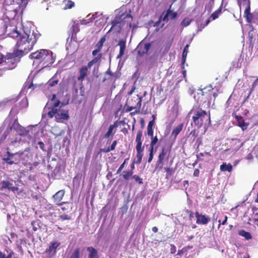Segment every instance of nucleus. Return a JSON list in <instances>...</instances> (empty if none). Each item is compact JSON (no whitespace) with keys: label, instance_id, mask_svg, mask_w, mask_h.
<instances>
[{"label":"nucleus","instance_id":"nucleus-1","mask_svg":"<svg viewBox=\"0 0 258 258\" xmlns=\"http://www.w3.org/2000/svg\"><path fill=\"white\" fill-rule=\"evenodd\" d=\"M8 34L10 37L17 39L15 48L13 51L19 55V58L28 53L33 49L40 36V34L37 31H26L23 30L22 32H20L17 30L16 27L14 28Z\"/></svg>","mask_w":258,"mask_h":258},{"label":"nucleus","instance_id":"nucleus-2","mask_svg":"<svg viewBox=\"0 0 258 258\" xmlns=\"http://www.w3.org/2000/svg\"><path fill=\"white\" fill-rule=\"evenodd\" d=\"M194 115L192 117L195 125L198 128L204 125L205 128L211 125V116L210 112H207L200 107L193 108L191 110Z\"/></svg>","mask_w":258,"mask_h":258},{"label":"nucleus","instance_id":"nucleus-3","mask_svg":"<svg viewBox=\"0 0 258 258\" xmlns=\"http://www.w3.org/2000/svg\"><path fill=\"white\" fill-rule=\"evenodd\" d=\"M29 57L38 60L44 67H49L54 62L52 52L48 49H41L32 53Z\"/></svg>","mask_w":258,"mask_h":258},{"label":"nucleus","instance_id":"nucleus-4","mask_svg":"<svg viewBox=\"0 0 258 258\" xmlns=\"http://www.w3.org/2000/svg\"><path fill=\"white\" fill-rule=\"evenodd\" d=\"M19 55L13 51L12 53H8L4 55L0 53V59L1 63V70H10L15 68L17 66Z\"/></svg>","mask_w":258,"mask_h":258},{"label":"nucleus","instance_id":"nucleus-5","mask_svg":"<svg viewBox=\"0 0 258 258\" xmlns=\"http://www.w3.org/2000/svg\"><path fill=\"white\" fill-rule=\"evenodd\" d=\"M102 56V53L98 54L97 56L89 61L87 66H83L79 69V76L77 78L79 81L82 82L85 80V77L87 76L88 70L90 69L94 64H97L98 66L100 64Z\"/></svg>","mask_w":258,"mask_h":258},{"label":"nucleus","instance_id":"nucleus-6","mask_svg":"<svg viewBox=\"0 0 258 258\" xmlns=\"http://www.w3.org/2000/svg\"><path fill=\"white\" fill-rule=\"evenodd\" d=\"M214 89L211 86L199 89L200 92L194 96V98L198 103L199 102L201 103L202 101L206 102L207 100L210 101L212 99V91Z\"/></svg>","mask_w":258,"mask_h":258},{"label":"nucleus","instance_id":"nucleus-7","mask_svg":"<svg viewBox=\"0 0 258 258\" xmlns=\"http://www.w3.org/2000/svg\"><path fill=\"white\" fill-rule=\"evenodd\" d=\"M172 147V144H171L166 146L162 147L161 151L159 154L158 160L156 163L155 169L161 170L163 168L165 156L167 154L169 155L171 151Z\"/></svg>","mask_w":258,"mask_h":258},{"label":"nucleus","instance_id":"nucleus-8","mask_svg":"<svg viewBox=\"0 0 258 258\" xmlns=\"http://www.w3.org/2000/svg\"><path fill=\"white\" fill-rule=\"evenodd\" d=\"M7 157L3 158V160L8 164L12 165L18 164L21 160V158L24 154L23 151H19L15 153H12L9 151L7 152Z\"/></svg>","mask_w":258,"mask_h":258},{"label":"nucleus","instance_id":"nucleus-9","mask_svg":"<svg viewBox=\"0 0 258 258\" xmlns=\"http://www.w3.org/2000/svg\"><path fill=\"white\" fill-rule=\"evenodd\" d=\"M60 245V243L52 241L50 243L49 247L44 251V257L51 258L54 256L56 253V249Z\"/></svg>","mask_w":258,"mask_h":258},{"label":"nucleus","instance_id":"nucleus-10","mask_svg":"<svg viewBox=\"0 0 258 258\" xmlns=\"http://www.w3.org/2000/svg\"><path fill=\"white\" fill-rule=\"evenodd\" d=\"M134 100L135 102H137L136 104L134 105H132L131 106H128L126 109V111L129 112L133 110L134 109H137L135 112H132V114H134L135 113H138L140 112V109L141 107L142 101V97L139 96V95H137L136 97H133V100Z\"/></svg>","mask_w":258,"mask_h":258},{"label":"nucleus","instance_id":"nucleus-11","mask_svg":"<svg viewBox=\"0 0 258 258\" xmlns=\"http://www.w3.org/2000/svg\"><path fill=\"white\" fill-rule=\"evenodd\" d=\"M54 116L57 122H62L63 120H68L70 118L69 111L67 110H62L60 111L57 110V113H55Z\"/></svg>","mask_w":258,"mask_h":258},{"label":"nucleus","instance_id":"nucleus-12","mask_svg":"<svg viewBox=\"0 0 258 258\" xmlns=\"http://www.w3.org/2000/svg\"><path fill=\"white\" fill-rule=\"evenodd\" d=\"M195 216L197 219L196 223L198 224L206 225L211 220L208 216L200 214L198 211L196 212Z\"/></svg>","mask_w":258,"mask_h":258},{"label":"nucleus","instance_id":"nucleus-13","mask_svg":"<svg viewBox=\"0 0 258 258\" xmlns=\"http://www.w3.org/2000/svg\"><path fill=\"white\" fill-rule=\"evenodd\" d=\"M133 21V17L130 14H126L122 18L119 16V23L120 25L124 27L131 28L132 27V22Z\"/></svg>","mask_w":258,"mask_h":258},{"label":"nucleus","instance_id":"nucleus-14","mask_svg":"<svg viewBox=\"0 0 258 258\" xmlns=\"http://www.w3.org/2000/svg\"><path fill=\"white\" fill-rule=\"evenodd\" d=\"M151 46V45L150 43H140L137 48L139 55L143 56L144 54L147 53L150 48Z\"/></svg>","mask_w":258,"mask_h":258},{"label":"nucleus","instance_id":"nucleus-15","mask_svg":"<svg viewBox=\"0 0 258 258\" xmlns=\"http://www.w3.org/2000/svg\"><path fill=\"white\" fill-rule=\"evenodd\" d=\"M111 27L109 30L110 31L111 30L115 31L116 32H120L122 28L123 27L122 25H120L119 23V16H116L114 20L111 22Z\"/></svg>","mask_w":258,"mask_h":258},{"label":"nucleus","instance_id":"nucleus-16","mask_svg":"<svg viewBox=\"0 0 258 258\" xmlns=\"http://www.w3.org/2000/svg\"><path fill=\"white\" fill-rule=\"evenodd\" d=\"M105 36H103L100 38L99 41L97 43V44L95 45V49L93 50L92 54V55L94 56V57L97 56L98 54L101 53L100 52L102 48L103 47V44L104 42L105 41Z\"/></svg>","mask_w":258,"mask_h":258},{"label":"nucleus","instance_id":"nucleus-17","mask_svg":"<svg viewBox=\"0 0 258 258\" xmlns=\"http://www.w3.org/2000/svg\"><path fill=\"white\" fill-rule=\"evenodd\" d=\"M171 5H170L168 10L166 11V14L163 16L162 21L165 22H168L169 19L173 20L176 18L177 13L176 12H173L171 10Z\"/></svg>","mask_w":258,"mask_h":258},{"label":"nucleus","instance_id":"nucleus-18","mask_svg":"<svg viewBox=\"0 0 258 258\" xmlns=\"http://www.w3.org/2000/svg\"><path fill=\"white\" fill-rule=\"evenodd\" d=\"M60 103L59 100H57L52 105L51 107H48L50 110L47 112V115L50 118H52L55 113H57V107H58Z\"/></svg>","mask_w":258,"mask_h":258},{"label":"nucleus","instance_id":"nucleus-19","mask_svg":"<svg viewBox=\"0 0 258 258\" xmlns=\"http://www.w3.org/2000/svg\"><path fill=\"white\" fill-rule=\"evenodd\" d=\"M65 194V191L63 189L59 190L57 192H56L52 197V198L54 200V202L55 203V205L61 203L60 201L62 199Z\"/></svg>","mask_w":258,"mask_h":258},{"label":"nucleus","instance_id":"nucleus-20","mask_svg":"<svg viewBox=\"0 0 258 258\" xmlns=\"http://www.w3.org/2000/svg\"><path fill=\"white\" fill-rule=\"evenodd\" d=\"M234 117L238 122V125L240 127L243 131L246 130L248 125V123L245 122L242 116L235 114Z\"/></svg>","mask_w":258,"mask_h":258},{"label":"nucleus","instance_id":"nucleus-21","mask_svg":"<svg viewBox=\"0 0 258 258\" xmlns=\"http://www.w3.org/2000/svg\"><path fill=\"white\" fill-rule=\"evenodd\" d=\"M118 45L119 46V52L117 56V58H121L124 54V51L126 48V41L124 40L121 39L119 41Z\"/></svg>","mask_w":258,"mask_h":258},{"label":"nucleus","instance_id":"nucleus-22","mask_svg":"<svg viewBox=\"0 0 258 258\" xmlns=\"http://www.w3.org/2000/svg\"><path fill=\"white\" fill-rule=\"evenodd\" d=\"M142 137V131L139 130L137 133V136L136 138V142H137L136 149H144L143 147H142V142L141 138Z\"/></svg>","mask_w":258,"mask_h":258},{"label":"nucleus","instance_id":"nucleus-23","mask_svg":"<svg viewBox=\"0 0 258 258\" xmlns=\"http://www.w3.org/2000/svg\"><path fill=\"white\" fill-rule=\"evenodd\" d=\"M137 154L134 160V162L136 164H140L142 162V159L143 156V152L144 149H136Z\"/></svg>","mask_w":258,"mask_h":258},{"label":"nucleus","instance_id":"nucleus-24","mask_svg":"<svg viewBox=\"0 0 258 258\" xmlns=\"http://www.w3.org/2000/svg\"><path fill=\"white\" fill-rule=\"evenodd\" d=\"M87 250L89 252V258H98V252L95 248L93 247H88Z\"/></svg>","mask_w":258,"mask_h":258},{"label":"nucleus","instance_id":"nucleus-25","mask_svg":"<svg viewBox=\"0 0 258 258\" xmlns=\"http://www.w3.org/2000/svg\"><path fill=\"white\" fill-rule=\"evenodd\" d=\"M183 126V123H180L172 130L171 135L174 136V139H175L177 136V135L180 133V132L182 131Z\"/></svg>","mask_w":258,"mask_h":258},{"label":"nucleus","instance_id":"nucleus-26","mask_svg":"<svg viewBox=\"0 0 258 258\" xmlns=\"http://www.w3.org/2000/svg\"><path fill=\"white\" fill-rule=\"evenodd\" d=\"M238 235L245 238L246 240H250L252 238V236L250 232H247L243 229L240 230L238 232Z\"/></svg>","mask_w":258,"mask_h":258},{"label":"nucleus","instance_id":"nucleus-27","mask_svg":"<svg viewBox=\"0 0 258 258\" xmlns=\"http://www.w3.org/2000/svg\"><path fill=\"white\" fill-rule=\"evenodd\" d=\"M245 17H246V21L248 23H250L253 18V16L251 13H250V7L248 6L246 8L244 11Z\"/></svg>","mask_w":258,"mask_h":258},{"label":"nucleus","instance_id":"nucleus-28","mask_svg":"<svg viewBox=\"0 0 258 258\" xmlns=\"http://www.w3.org/2000/svg\"><path fill=\"white\" fill-rule=\"evenodd\" d=\"M220 169L222 171H227L228 172H231L232 170V166L230 163L226 164V163H223L220 165Z\"/></svg>","mask_w":258,"mask_h":258},{"label":"nucleus","instance_id":"nucleus-29","mask_svg":"<svg viewBox=\"0 0 258 258\" xmlns=\"http://www.w3.org/2000/svg\"><path fill=\"white\" fill-rule=\"evenodd\" d=\"M154 124V120H151L147 126V134L149 136L153 137V126Z\"/></svg>","mask_w":258,"mask_h":258},{"label":"nucleus","instance_id":"nucleus-30","mask_svg":"<svg viewBox=\"0 0 258 258\" xmlns=\"http://www.w3.org/2000/svg\"><path fill=\"white\" fill-rule=\"evenodd\" d=\"M222 5L219 7V8L213 12L210 16V18H211L213 20H215L217 18H218L219 15L222 13Z\"/></svg>","mask_w":258,"mask_h":258},{"label":"nucleus","instance_id":"nucleus-31","mask_svg":"<svg viewBox=\"0 0 258 258\" xmlns=\"http://www.w3.org/2000/svg\"><path fill=\"white\" fill-rule=\"evenodd\" d=\"M58 206H61V209L63 211H68L69 209H71L72 208L70 206V203L67 202H63L61 203L57 204Z\"/></svg>","mask_w":258,"mask_h":258},{"label":"nucleus","instance_id":"nucleus-32","mask_svg":"<svg viewBox=\"0 0 258 258\" xmlns=\"http://www.w3.org/2000/svg\"><path fill=\"white\" fill-rule=\"evenodd\" d=\"M193 21L192 19H189L188 18H184L180 23V26L182 27H186L190 25V24Z\"/></svg>","mask_w":258,"mask_h":258},{"label":"nucleus","instance_id":"nucleus-33","mask_svg":"<svg viewBox=\"0 0 258 258\" xmlns=\"http://www.w3.org/2000/svg\"><path fill=\"white\" fill-rule=\"evenodd\" d=\"M10 185H12V183L9 181H3L0 184V190L3 191L6 188L8 189Z\"/></svg>","mask_w":258,"mask_h":258},{"label":"nucleus","instance_id":"nucleus-34","mask_svg":"<svg viewBox=\"0 0 258 258\" xmlns=\"http://www.w3.org/2000/svg\"><path fill=\"white\" fill-rule=\"evenodd\" d=\"M71 30L72 31V35L74 34H76L80 30L79 24H76L75 22H73V24L71 27Z\"/></svg>","mask_w":258,"mask_h":258},{"label":"nucleus","instance_id":"nucleus-35","mask_svg":"<svg viewBox=\"0 0 258 258\" xmlns=\"http://www.w3.org/2000/svg\"><path fill=\"white\" fill-rule=\"evenodd\" d=\"M133 174V171L132 170L128 171H124L122 172V177L125 180H128L130 176H131Z\"/></svg>","mask_w":258,"mask_h":258},{"label":"nucleus","instance_id":"nucleus-36","mask_svg":"<svg viewBox=\"0 0 258 258\" xmlns=\"http://www.w3.org/2000/svg\"><path fill=\"white\" fill-rule=\"evenodd\" d=\"M113 130H114V128H113V127L110 125L109 127H108V131L107 132V133L105 134L104 135V137L105 138H109L111 135H114L115 133V132L116 131L115 130L113 132Z\"/></svg>","mask_w":258,"mask_h":258},{"label":"nucleus","instance_id":"nucleus-37","mask_svg":"<svg viewBox=\"0 0 258 258\" xmlns=\"http://www.w3.org/2000/svg\"><path fill=\"white\" fill-rule=\"evenodd\" d=\"M80 250L79 248H76L72 253L70 258H80Z\"/></svg>","mask_w":258,"mask_h":258},{"label":"nucleus","instance_id":"nucleus-38","mask_svg":"<svg viewBox=\"0 0 258 258\" xmlns=\"http://www.w3.org/2000/svg\"><path fill=\"white\" fill-rule=\"evenodd\" d=\"M164 170L166 172V179H168L171 175L172 173L174 172V169L173 168L165 167Z\"/></svg>","mask_w":258,"mask_h":258},{"label":"nucleus","instance_id":"nucleus-39","mask_svg":"<svg viewBox=\"0 0 258 258\" xmlns=\"http://www.w3.org/2000/svg\"><path fill=\"white\" fill-rule=\"evenodd\" d=\"M58 82V80L55 79L54 77H53L48 81L47 84L50 87H53L57 84Z\"/></svg>","mask_w":258,"mask_h":258},{"label":"nucleus","instance_id":"nucleus-40","mask_svg":"<svg viewBox=\"0 0 258 258\" xmlns=\"http://www.w3.org/2000/svg\"><path fill=\"white\" fill-rule=\"evenodd\" d=\"M13 2L19 5V7L22 8L25 7L27 3L26 0H13Z\"/></svg>","mask_w":258,"mask_h":258},{"label":"nucleus","instance_id":"nucleus-41","mask_svg":"<svg viewBox=\"0 0 258 258\" xmlns=\"http://www.w3.org/2000/svg\"><path fill=\"white\" fill-rule=\"evenodd\" d=\"M188 47V45H186L184 48V49H183V51L182 52V63H184V62L185 61V59H186V55H187V49Z\"/></svg>","mask_w":258,"mask_h":258},{"label":"nucleus","instance_id":"nucleus-42","mask_svg":"<svg viewBox=\"0 0 258 258\" xmlns=\"http://www.w3.org/2000/svg\"><path fill=\"white\" fill-rule=\"evenodd\" d=\"M151 137H152V139H151V141L150 143V147H151V149H154V147L156 145V144L157 143L158 140V138L156 136L155 137L153 136Z\"/></svg>","mask_w":258,"mask_h":258},{"label":"nucleus","instance_id":"nucleus-43","mask_svg":"<svg viewBox=\"0 0 258 258\" xmlns=\"http://www.w3.org/2000/svg\"><path fill=\"white\" fill-rule=\"evenodd\" d=\"M21 127V125L18 122V119H16L14 120L13 124L12 126H11V128H13L15 130H18Z\"/></svg>","mask_w":258,"mask_h":258},{"label":"nucleus","instance_id":"nucleus-44","mask_svg":"<svg viewBox=\"0 0 258 258\" xmlns=\"http://www.w3.org/2000/svg\"><path fill=\"white\" fill-rule=\"evenodd\" d=\"M74 6H75V3H74V2H73V1H72L71 0H68L67 2V4H66V6H65V7H64V9H71L73 7H74Z\"/></svg>","mask_w":258,"mask_h":258},{"label":"nucleus","instance_id":"nucleus-45","mask_svg":"<svg viewBox=\"0 0 258 258\" xmlns=\"http://www.w3.org/2000/svg\"><path fill=\"white\" fill-rule=\"evenodd\" d=\"M214 1L215 0H209L208 4L206 6V9L211 11L214 4Z\"/></svg>","mask_w":258,"mask_h":258},{"label":"nucleus","instance_id":"nucleus-46","mask_svg":"<svg viewBox=\"0 0 258 258\" xmlns=\"http://www.w3.org/2000/svg\"><path fill=\"white\" fill-rule=\"evenodd\" d=\"M132 178H134L135 179V180L136 181V182H138V183H139V184L143 183V179L140 178L139 177V176H138L137 175H134L132 176Z\"/></svg>","mask_w":258,"mask_h":258},{"label":"nucleus","instance_id":"nucleus-47","mask_svg":"<svg viewBox=\"0 0 258 258\" xmlns=\"http://www.w3.org/2000/svg\"><path fill=\"white\" fill-rule=\"evenodd\" d=\"M125 124V122L123 120H120V121L116 120L114 122V123L113 124H111V125L113 127V128H114L118 127V126L119 124Z\"/></svg>","mask_w":258,"mask_h":258},{"label":"nucleus","instance_id":"nucleus-48","mask_svg":"<svg viewBox=\"0 0 258 258\" xmlns=\"http://www.w3.org/2000/svg\"><path fill=\"white\" fill-rule=\"evenodd\" d=\"M153 156H154V149H150L149 156V158L148 159V163H150L151 162V161L153 160Z\"/></svg>","mask_w":258,"mask_h":258},{"label":"nucleus","instance_id":"nucleus-49","mask_svg":"<svg viewBox=\"0 0 258 258\" xmlns=\"http://www.w3.org/2000/svg\"><path fill=\"white\" fill-rule=\"evenodd\" d=\"M59 218L61 220H71V217L67 214H62L59 216Z\"/></svg>","mask_w":258,"mask_h":258},{"label":"nucleus","instance_id":"nucleus-50","mask_svg":"<svg viewBox=\"0 0 258 258\" xmlns=\"http://www.w3.org/2000/svg\"><path fill=\"white\" fill-rule=\"evenodd\" d=\"M205 155H210V154L209 152L200 153L197 155V158L199 160H203V157L205 156Z\"/></svg>","mask_w":258,"mask_h":258},{"label":"nucleus","instance_id":"nucleus-51","mask_svg":"<svg viewBox=\"0 0 258 258\" xmlns=\"http://www.w3.org/2000/svg\"><path fill=\"white\" fill-rule=\"evenodd\" d=\"M31 225L32 226L33 230L34 231H36L38 230V224L37 222L36 221H33L31 222Z\"/></svg>","mask_w":258,"mask_h":258},{"label":"nucleus","instance_id":"nucleus-52","mask_svg":"<svg viewBox=\"0 0 258 258\" xmlns=\"http://www.w3.org/2000/svg\"><path fill=\"white\" fill-rule=\"evenodd\" d=\"M170 253L171 254H174L176 251V248L175 246L173 244H170Z\"/></svg>","mask_w":258,"mask_h":258},{"label":"nucleus","instance_id":"nucleus-53","mask_svg":"<svg viewBox=\"0 0 258 258\" xmlns=\"http://www.w3.org/2000/svg\"><path fill=\"white\" fill-rule=\"evenodd\" d=\"M117 142L116 140H115L112 142L110 147H109V149H110L111 151L114 150L115 149L116 146L117 145Z\"/></svg>","mask_w":258,"mask_h":258},{"label":"nucleus","instance_id":"nucleus-54","mask_svg":"<svg viewBox=\"0 0 258 258\" xmlns=\"http://www.w3.org/2000/svg\"><path fill=\"white\" fill-rule=\"evenodd\" d=\"M38 144L39 145L40 148L42 150H43V151H46V149H45V145L42 142L39 141Z\"/></svg>","mask_w":258,"mask_h":258},{"label":"nucleus","instance_id":"nucleus-55","mask_svg":"<svg viewBox=\"0 0 258 258\" xmlns=\"http://www.w3.org/2000/svg\"><path fill=\"white\" fill-rule=\"evenodd\" d=\"M227 219H228L227 216H224V219L222 221V223H221V221L220 220H219L218 222H219V224L218 227H219L220 226L221 224H222L223 225L226 224V223L227 222Z\"/></svg>","mask_w":258,"mask_h":258},{"label":"nucleus","instance_id":"nucleus-56","mask_svg":"<svg viewBox=\"0 0 258 258\" xmlns=\"http://www.w3.org/2000/svg\"><path fill=\"white\" fill-rule=\"evenodd\" d=\"M111 150L109 149V147H108L105 148H101L100 149L99 152L108 153Z\"/></svg>","mask_w":258,"mask_h":258},{"label":"nucleus","instance_id":"nucleus-57","mask_svg":"<svg viewBox=\"0 0 258 258\" xmlns=\"http://www.w3.org/2000/svg\"><path fill=\"white\" fill-rule=\"evenodd\" d=\"M6 26L5 23L3 21L0 20V29H3V31H4Z\"/></svg>","mask_w":258,"mask_h":258},{"label":"nucleus","instance_id":"nucleus-58","mask_svg":"<svg viewBox=\"0 0 258 258\" xmlns=\"http://www.w3.org/2000/svg\"><path fill=\"white\" fill-rule=\"evenodd\" d=\"M181 69L182 70V74L183 75V77L184 78H185V77H186V70L184 69V63H182V64L181 66Z\"/></svg>","mask_w":258,"mask_h":258},{"label":"nucleus","instance_id":"nucleus-59","mask_svg":"<svg viewBox=\"0 0 258 258\" xmlns=\"http://www.w3.org/2000/svg\"><path fill=\"white\" fill-rule=\"evenodd\" d=\"M124 165L125 164L123 163L120 165L119 168L117 170V173H119L121 171V170L123 169V168L124 167Z\"/></svg>","mask_w":258,"mask_h":258},{"label":"nucleus","instance_id":"nucleus-60","mask_svg":"<svg viewBox=\"0 0 258 258\" xmlns=\"http://www.w3.org/2000/svg\"><path fill=\"white\" fill-rule=\"evenodd\" d=\"M210 22V19H208L206 21V23L204 25H202L201 24V26H200V29H199V30H201L203 28H204L206 26H207L209 23V22Z\"/></svg>","mask_w":258,"mask_h":258},{"label":"nucleus","instance_id":"nucleus-61","mask_svg":"<svg viewBox=\"0 0 258 258\" xmlns=\"http://www.w3.org/2000/svg\"><path fill=\"white\" fill-rule=\"evenodd\" d=\"M106 75H108V76L110 77H113L114 76V74L110 70H108L106 72Z\"/></svg>","mask_w":258,"mask_h":258},{"label":"nucleus","instance_id":"nucleus-62","mask_svg":"<svg viewBox=\"0 0 258 258\" xmlns=\"http://www.w3.org/2000/svg\"><path fill=\"white\" fill-rule=\"evenodd\" d=\"M199 174H200V170L198 169H196L194 172V174H193L194 176H196V177L199 176Z\"/></svg>","mask_w":258,"mask_h":258},{"label":"nucleus","instance_id":"nucleus-63","mask_svg":"<svg viewBox=\"0 0 258 258\" xmlns=\"http://www.w3.org/2000/svg\"><path fill=\"white\" fill-rule=\"evenodd\" d=\"M17 189H18V187H13L11 185H10V187H8V190H11V191H13L14 192L16 191Z\"/></svg>","mask_w":258,"mask_h":258},{"label":"nucleus","instance_id":"nucleus-64","mask_svg":"<svg viewBox=\"0 0 258 258\" xmlns=\"http://www.w3.org/2000/svg\"><path fill=\"white\" fill-rule=\"evenodd\" d=\"M163 17H162V15H161V16L159 17V19H158V21H157V22H156V23H155V24H156V26H158V25H159V24L160 23V22H161V21H162Z\"/></svg>","mask_w":258,"mask_h":258}]
</instances>
